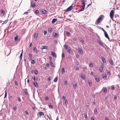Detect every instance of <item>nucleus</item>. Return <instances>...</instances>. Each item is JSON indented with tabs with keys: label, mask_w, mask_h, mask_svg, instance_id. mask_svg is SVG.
I'll use <instances>...</instances> for the list:
<instances>
[{
	"label": "nucleus",
	"mask_w": 120,
	"mask_h": 120,
	"mask_svg": "<svg viewBox=\"0 0 120 120\" xmlns=\"http://www.w3.org/2000/svg\"><path fill=\"white\" fill-rule=\"evenodd\" d=\"M103 68L102 67H100L99 68V71L100 72H103L104 71V70L103 69Z\"/></svg>",
	"instance_id": "obj_15"
},
{
	"label": "nucleus",
	"mask_w": 120,
	"mask_h": 120,
	"mask_svg": "<svg viewBox=\"0 0 120 120\" xmlns=\"http://www.w3.org/2000/svg\"><path fill=\"white\" fill-rule=\"evenodd\" d=\"M101 67H102V68H104V65L102 63L101 64Z\"/></svg>",
	"instance_id": "obj_52"
},
{
	"label": "nucleus",
	"mask_w": 120,
	"mask_h": 120,
	"mask_svg": "<svg viewBox=\"0 0 120 120\" xmlns=\"http://www.w3.org/2000/svg\"><path fill=\"white\" fill-rule=\"evenodd\" d=\"M52 31V29L51 28H50L49 29V32H51Z\"/></svg>",
	"instance_id": "obj_36"
},
{
	"label": "nucleus",
	"mask_w": 120,
	"mask_h": 120,
	"mask_svg": "<svg viewBox=\"0 0 120 120\" xmlns=\"http://www.w3.org/2000/svg\"><path fill=\"white\" fill-rule=\"evenodd\" d=\"M32 63L33 64H34L35 63V61L34 60H33L32 61Z\"/></svg>",
	"instance_id": "obj_50"
},
{
	"label": "nucleus",
	"mask_w": 120,
	"mask_h": 120,
	"mask_svg": "<svg viewBox=\"0 0 120 120\" xmlns=\"http://www.w3.org/2000/svg\"><path fill=\"white\" fill-rule=\"evenodd\" d=\"M1 12L4 15L5 14V11L2 9L1 10Z\"/></svg>",
	"instance_id": "obj_21"
},
{
	"label": "nucleus",
	"mask_w": 120,
	"mask_h": 120,
	"mask_svg": "<svg viewBox=\"0 0 120 120\" xmlns=\"http://www.w3.org/2000/svg\"><path fill=\"white\" fill-rule=\"evenodd\" d=\"M105 120H109V119L107 117H105Z\"/></svg>",
	"instance_id": "obj_61"
},
{
	"label": "nucleus",
	"mask_w": 120,
	"mask_h": 120,
	"mask_svg": "<svg viewBox=\"0 0 120 120\" xmlns=\"http://www.w3.org/2000/svg\"><path fill=\"white\" fill-rule=\"evenodd\" d=\"M57 19H53V23H54L55 22L57 21Z\"/></svg>",
	"instance_id": "obj_30"
},
{
	"label": "nucleus",
	"mask_w": 120,
	"mask_h": 120,
	"mask_svg": "<svg viewBox=\"0 0 120 120\" xmlns=\"http://www.w3.org/2000/svg\"><path fill=\"white\" fill-rule=\"evenodd\" d=\"M53 56L56 58L57 57L56 54L54 52H53Z\"/></svg>",
	"instance_id": "obj_28"
},
{
	"label": "nucleus",
	"mask_w": 120,
	"mask_h": 120,
	"mask_svg": "<svg viewBox=\"0 0 120 120\" xmlns=\"http://www.w3.org/2000/svg\"><path fill=\"white\" fill-rule=\"evenodd\" d=\"M111 89L112 90H114V88L113 86H111Z\"/></svg>",
	"instance_id": "obj_54"
},
{
	"label": "nucleus",
	"mask_w": 120,
	"mask_h": 120,
	"mask_svg": "<svg viewBox=\"0 0 120 120\" xmlns=\"http://www.w3.org/2000/svg\"><path fill=\"white\" fill-rule=\"evenodd\" d=\"M35 13H36V14H38V13L39 12V11H38V10H36V11H35Z\"/></svg>",
	"instance_id": "obj_58"
},
{
	"label": "nucleus",
	"mask_w": 120,
	"mask_h": 120,
	"mask_svg": "<svg viewBox=\"0 0 120 120\" xmlns=\"http://www.w3.org/2000/svg\"><path fill=\"white\" fill-rule=\"evenodd\" d=\"M64 47L65 50L67 49L68 48V46L67 45H65Z\"/></svg>",
	"instance_id": "obj_26"
},
{
	"label": "nucleus",
	"mask_w": 120,
	"mask_h": 120,
	"mask_svg": "<svg viewBox=\"0 0 120 120\" xmlns=\"http://www.w3.org/2000/svg\"><path fill=\"white\" fill-rule=\"evenodd\" d=\"M29 13V12L28 11H26V12H25L24 13V14H26L27 15Z\"/></svg>",
	"instance_id": "obj_46"
},
{
	"label": "nucleus",
	"mask_w": 120,
	"mask_h": 120,
	"mask_svg": "<svg viewBox=\"0 0 120 120\" xmlns=\"http://www.w3.org/2000/svg\"><path fill=\"white\" fill-rule=\"evenodd\" d=\"M49 99L48 97H46L45 98V99L46 100H47Z\"/></svg>",
	"instance_id": "obj_64"
},
{
	"label": "nucleus",
	"mask_w": 120,
	"mask_h": 120,
	"mask_svg": "<svg viewBox=\"0 0 120 120\" xmlns=\"http://www.w3.org/2000/svg\"><path fill=\"white\" fill-rule=\"evenodd\" d=\"M65 72V69L63 67L62 69V74H64Z\"/></svg>",
	"instance_id": "obj_17"
},
{
	"label": "nucleus",
	"mask_w": 120,
	"mask_h": 120,
	"mask_svg": "<svg viewBox=\"0 0 120 120\" xmlns=\"http://www.w3.org/2000/svg\"><path fill=\"white\" fill-rule=\"evenodd\" d=\"M59 35L58 34L54 33L53 34V36L55 38H58L59 37Z\"/></svg>",
	"instance_id": "obj_4"
},
{
	"label": "nucleus",
	"mask_w": 120,
	"mask_h": 120,
	"mask_svg": "<svg viewBox=\"0 0 120 120\" xmlns=\"http://www.w3.org/2000/svg\"><path fill=\"white\" fill-rule=\"evenodd\" d=\"M57 79H58V78L56 77V78H55V79H54V82H56L57 81Z\"/></svg>",
	"instance_id": "obj_34"
},
{
	"label": "nucleus",
	"mask_w": 120,
	"mask_h": 120,
	"mask_svg": "<svg viewBox=\"0 0 120 120\" xmlns=\"http://www.w3.org/2000/svg\"><path fill=\"white\" fill-rule=\"evenodd\" d=\"M34 37V38L36 39L38 37V33H35L33 35Z\"/></svg>",
	"instance_id": "obj_9"
},
{
	"label": "nucleus",
	"mask_w": 120,
	"mask_h": 120,
	"mask_svg": "<svg viewBox=\"0 0 120 120\" xmlns=\"http://www.w3.org/2000/svg\"><path fill=\"white\" fill-rule=\"evenodd\" d=\"M20 40V38L18 35L15 36V41H19Z\"/></svg>",
	"instance_id": "obj_5"
},
{
	"label": "nucleus",
	"mask_w": 120,
	"mask_h": 120,
	"mask_svg": "<svg viewBox=\"0 0 120 120\" xmlns=\"http://www.w3.org/2000/svg\"><path fill=\"white\" fill-rule=\"evenodd\" d=\"M85 7V6H82V8L79 10V11H83L84 10Z\"/></svg>",
	"instance_id": "obj_23"
},
{
	"label": "nucleus",
	"mask_w": 120,
	"mask_h": 120,
	"mask_svg": "<svg viewBox=\"0 0 120 120\" xmlns=\"http://www.w3.org/2000/svg\"><path fill=\"white\" fill-rule=\"evenodd\" d=\"M34 86L36 87H37L38 86V83L36 82H35L34 83Z\"/></svg>",
	"instance_id": "obj_19"
},
{
	"label": "nucleus",
	"mask_w": 120,
	"mask_h": 120,
	"mask_svg": "<svg viewBox=\"0 0 120 120\" xmlns=\"http://www.w3.org/2000/svg\"><path fill=\"white\" fill-rule=\"evenodd\" d=\"M91 120H94L93 117H92L91 118Z\"/></svg>",
	"instance_id": "obj_63"
},
{
	"label": "nucleus",
	"mask_w": 120,
	"mask_h": 120,
	"mask_svg": "<svg viewBox=\"0 0 120 120\" xmlns=\"http://www.w3.org/2000/svg\"><path fill=\"white\" fill-rule=\"evenodd\" d=\"M39 115L40 116H43L44 115V113L43 112H39Z\"/></svg>",
	"instance_id": "obj_20"
},
{
	"label": "nucleus",
	"mask_w": 120,
	"mask_h": 120,
	"mask_svg": "<svg viewBox=\"0 0 120 120\" xmlns=\"http://www.w3.org/2000/svg\"><path fill=\"white\" fill-rule=\"evenodd\" d=\"M67 51L68 52L70 53H71L72 52L71 50V49H68L67 50Z\"/></svg>",
	"instance_id": "obj_37"
},
{
	"label": "nucleus",
	"mask_w": 120,
	"mask_h": 120,
	"mask_svg": "<svg viewBox=\"0 0 120 120\" xmlns=\"http://www.w3.org/2000/svg\"><path fill=\"white\" fill-rule=\"evenodd\" d=\"M114 99L115 100H116V99H117V96H116H116H115L114 97Z\"/></svg>",
	"instance_id": "obj_60"
},
{
	"label": "nucleus",
	"mask_w": 120,
	"mask_h": 120,
	"mask_svg": "<svg viewBox=\"0 0 120 120\" xmlns=\"http://www.w3.org/2000/svg\"><path fill=\"white\" fill-rule=\"evenodd\" d=\"M15 84L16 85V86H18V83L16 81H15Z\"/></svg>",
	"instance_id": "obj_45"
},
{
	"label": "nucleus",
	"mask_w": 120,
	"mask_h": 120,
	"mask_svg": "<svg viewBox=\"0 0 120 120\" xmlns=\"http://www.w3.org/2000/svg\"><path fill=\"white\" fill-rule=\"evenodd\" d=\"M94 112L95 114H98V111L97 109H94Z\"/></svg>",
	"instance_id": "obj_25"
},
{
	"label": "nucleus",
	"mask_w": 120,
	"mask_h": 120,
	"mask_svg": "<svg viewBox=\"0 0 120 120\" xmlns=\"http://www.w3.org/2000/svg\"><path fill=\"white\" fill-rule=\"evenodd\" d=\"M102 76L103 78L105 79H106L107 78V76L105 74H103L102 75Z\"/></svg>",
	"instance_id": "obj_10"
},
{
	"label": "nucleus",
	"mask_w": 120,
	"mask_h": 120,
	"mask_svg": "<svg viewBox=\"0 0 120 120\" xmlns=\"http://www.w3.org/2000/svg\"><path fill=\"white\" fill-rule=\"evenodd\" d=\"M77 87V83H76L75 82L74 84H73V87L74 88H75Z\"/></svg>",
	"instance_id": "obj_35"
},
{
	"label": "nucleus",
	"mask_w": 120,
	"mask_h": 120,
	"mask_svg": "<svg viewBox=\"0 0 120 120\" xmlns=\"http://www.w3.org/2000/svg\"><path fill=\"white\" fill-rule=\"evenodd\" d=\"M103 19L101 16H100L98 18V19L96 20L95 23V24L97 25L99 23L101 22L102 20Z\"/></svg>",
	"instance_id": "obj_1"
},
{
	"label": "nucleus",
	"mask_w": 120,
	"mask_h": 120,
	"mask_svg": "<svg viewBox=\"0 0 120 120\" xmlns=\"http://www.w3.org/2000/svg\"><path fill=\"white\" fill-rule=\"evenodd\" d=\"M31 5L32 7L33 8L35 7L36 6L35 4L32 3H31Z\"/></svg>",
	"instance_id": "obj_13"
},
{
	"label": "nucleus",
	"mask_w": 120,
	"mask_h": 120,
	"mask_svg": "<svg viewBox=\"0 0 120 120\" xmlns=\"http://www.w3.org/2000/svg\"><path fill=\"white\" fill-rule=\"evenodd\" d=\"M63 99L64 100V101L65 100H67L66 99V97L64 96H63Z\"/></svg>",
	"instance_id": "obj_48"
},
{
	"label": "nucleus",
	"mask_w": 120,
	"mask_h": 120,
	"mask_svg": "<svg viewBox=\"0 0 120 120\" xmlns=\"http://www.w3.org/2000/svg\"><path fill=\"white\" fill-rule=\"evenodd\" d=\"M84 116H85V118L86 119L87 117V115L86 113H85L84 114Z\"/></svg>",
	"instance_id": "obj_47"
},
{
	"label": "nucleus",
	"mask_w": 120,
	"mask_h": 120,
	"mask_svg": "<svg viewBox=\"0 0 120 120\" xmlns=\"http://www.w3.org/2000/svg\"><path fill=\"white\" fill-rule=\"evenodd\" d=\"M80 77L83 79H84L86 78L85 75H81Z\"/></svg>",
	"instance_id": "obj_14"
},
{
	"label": "nucleus",
	"mask_w": 120,
	"mask_h": 120,
	"mask_svg": "<svg viewBox=\"0 0 120 120\" xmlns=\"http://www.w3.org/2000/svg\"><path fill=\"white\" fill-rule=\"evenodd\" d=\"M78 51L79 52V53H80L81 54H82L83 53V52L82 50L80 49H79Z\"/></svg>",
	"instance_id": "obj_12"
},
{
	"label": "nucleus",
	"mask_w": 120,
	"mask_h": 120,
	"mask_svg": "<svg viewBox=\"0 0 120 120\" xmlns=\"http://www.w3.org/2000/svg\"><path fill=\"white\" fill-rule=\"evenodd\" d=\"M47 31L45 30H44V35H47Z\"/></svg>",
	"instance_id": "obj_32"
},
{
	"label": "nucleus",
	"mask_w": 120,
	"mask_h": 120,
	"mask_svg": "<svg viewBox=\"0 0 120 120\" xmlns=\"http://www.w3.org/2000/svg\"><path fill=\"white\" fill-rule=\"evenodd\" d=\"M80 41L83 44H84V42L82 39V40H80Z\"/></svg>",
	"instance_id": "obj_40"
},
{
	"label": "nucleus",
	"mask_w": 120,
	"mask_h": 120,
	"mask_svg": "<svg viewBox=\"0 0 120 120\" xmlns=\"http://www.w3.org/2000/svg\"><path fill=\"white\" fill-rule=\"evenodd\" d=\"M101 30H102V31L104 32V33H105V32H106L105 30H104V29H103V28H101Z\"/></svg>",
	"instance_id": "obj_51"
},
{
	"label": "nucleus",
	"mask_w": 120,
	"mask_h": 120,
	"mask_svg": "<svg viewBox=\"0 0 120 120\" xmlns=\"http://www.w3.org/2000/svg\"><path fill=\"white\" fill-rule=\"evenodd\" d=\"M18 101L19 102H21V99H20V98L19 97V98L18 99Z\"/></svg>",
	"instance_id": "obj_59"
},
{
	"label": "nucleus",
	"mask_w": 120,
	"mask_h": 120,
	"mask_svg": "<svg viewBox=\"0 0 120 120\" xmlns=\"http://www.w3.org/2000/svg\"><path fill=\"white\" fill-rule=\"evenodd\" d=\"M114 13V11L113 10H112L110 11V16L111 18H113Z\"/></svg>",
	"instance_id": "obj_2"
},
{
	"label": "nucleus",
	"mask_w": 120,
	"mask_h": 120,
	"mask_svg": "<svg viewBox=\"0 0 120 120\" xmlns=\"http://www.w3.org/2000/svg\"><path fill=\"white\" fill-rule=\"evenodd\" d=\"M98 43L100 45H101L102 46H103V45L102 43L101 42V41H98Z\"/></svg>",
	"instance_id": "obj_18"
},
{
	"label": "nucleus",
	"mask_w": 120,
	"mask_h": 120,
	"mask_svg": "<svg viewBox=\"0 0 120 120\" xmlns=\"http://www.w3.org/2000/svg\"><path fill=\"white\" fill-rule=\"evenodd\" d=\"M32 78L34 80H35V76H34V77H32Z\"/></svg>",
	"instance_id": "obj_56"
},
{
	"label": "nucleus",
	"mask_w": 120,
	"mask_h": 120,
	"mask_svg": "<svg viewBox=\"0 0 120 120\" xmlns=\"http://www.w3.org/2000/svg\"><path fill=\"white\" fill-rule=\"evenodd\" d=\"M94 78L97 82H98L100 80L98 77L97 76H94Z\"/></svg>",
	"instance_id": "obj_6"
},
{
	"label": "nucleus",
	"mask_w": 120,
	"mask_h": 120,
	"mask_svg": "<svg viewBox=\"0 0 120 120\" xmlns=\"http://www.w3.org/2000/svg\"><path fill=\"white\" fill-rule=\"evenodd\" d=\"M66 33V34L68 36H70V33L69 32L67 31Z\"/></svg>",
	"instance_id": "obj_39"
},
{
	"label": "nucleus",
	"mask_w": 120,
	"mask_h": 120,
	"mask_svg": "<svg viewBox=\"0 0 120 120\" xmlns=\"http://www.w3.org/2000/svg\"><path fill=\"white\" fill-rule=\"evenodd\" d=\"M6 91L7 90H5V96L4 98H6L7 96V92Z\"/></svg>",
	"instance_id": "obj_41"
},
{
	"label": "nucleus",
	"mask_w": 120,
	"mask_h": 120,
	"mask_svg": "<svg viewBox=\"0 0 120 120\" xmlns=\"http://www.w3.org/2000/svg\"><path fill=\"white\" fill-rule=\"evenodd\" d=\"M41 12L42 13L44 14H47V11L44 10L42 11Z\"/></svg>",
	"instance_id": "obj_16"
},
{
	"label": "nucleus",
	"mask_w": 120,
	"mask_h": 120,
	"mask_svg": "<svg viewBox=\"0 0 120 120\" xmlns=\"http://www.w3.org/2000/svg\"><path fill=\"white\" fill-rule=\"evenodd\" d=\"M109 63L111 64L112 65H113V61L112 60H109Z\"/></svg>",
	"instance_id": "obj_22"
},
{
	"label": "nucleus",
	"mask_w": 120,
	"mask_h": 120,
	"mask_svg": "<svg viewBox=\"0 0 120 120\" xmlns=\"http://www.w3.org/2000/svg\"><path fill=\"white\" fill-rule=\"evenodd\" d=\"M89 66L90 67H93V65L92 63H90V64Z\"/></svg>",
	"instance_id": "obj_31"
},
{
	"label": "nucleus",
	"mask_w": 120,
	"mask_h": 120,
	"mask_svg": "<svg viewBox=\"0 0 120 120\" xmlns=\"http://www.w3.org/2000/svg\"><path fill=\"white\" fill-rule=\"evenodd\" d=\"M35 73L36 74H38V72L37 70H36L35 71Z\"/></svg>",
	"instance_id": "obj_38"
},
{
	"label": "nucleus",
	"mask_w": 120,
	"mask_h": 120,
	"mask_svg": "<svg viewBox=\"0 0 120 120\" xmlns=\"http://www.w3.org/2000/svg\"><path fill=\"white\" fill-rule=\"evenodd\" d=\"M62 58H64L65 57V56L64 53H63L62 54Z\"/></svg>",
	"instance_id": "obj_44"
},
{
	"label": "nucleus",
	"mask_w": 120,
	"mask_h": 120,
	"mask_svg": "<svg viewBox=\"0 0 120 120\" xmlns=\"http://www.w3.org/2000/svg\"><path fill=\"white\" fill-rule=\"evenodd\" d=\"M24 92L27 95V94L28 93L26 90H25Z\"/></svg>",
	"instance_id": "obj_55"
},
{
	"label": "nucleus",
	"mask_w": 120,
	"mask_h": 120,
	"mask_svg": "<svg viewBox=\"0 0 120 120\" xmlns=\"http://www.w3.org/2000/svg\"><path fill=\"white\" fill-rule=\"evenodd\" d=\"M80 2L82 5V6H85V3L84 0H81Z\"/></svg>",
	"instance_id": "obj_8"
},
{
	"label": "nucleus",
	"mask_w": 120,
	"mask_h": 120,
	"mask_svg": "<svg viewBox=\"0 0 120 120\" xmlns=\"http://www.w3.org/2000/svg\"><path fill=\"white\" fill-rule=\"evenodd\" d=\"M65 102L64 104L65 105H67L68 103L67 100H65Z\"/></svg>",
	"instance_id": "obj_42"
},
{
	"label": "nucleus",
	"mask_w": 120,
	"mask_h": 120,
	"mask_svg": "<svg viewBox=\"0 0 120 120\" xmlns=\"http://www.w3.org/2000/svg\"><path fill=\"white\" fill-rule=\"evenodd\" d=\"M25 112V113H26V115H29V113L27 111H26Z\"/></svg>",
	"instance_id": "obj_53"
},
{
	"label": "nucleus",
	"mask_w": 120,
	"mask_h": 120,
	"mask_svg": "<svg viewBox=\"0 0 120 120\" xmlns=\"http://www.w3.org/2000/svg\"><path fill=\"white\" fill-rule=\"evenodd\" d=\"M104 34L105 36V37L106 38L108 39H109V40L110 39V38L109 36L108 35V34H107V33L106 32H105V33H104Z\"/></svg>",
	"instance_id": "obj_7"
},
{
	"label": "nucleus",
	"mask_w": 120,
	"mask_h": 120,
	"mask_svg": "<svg viewBox=\"0 0 120 120\" xmlns=\"http://www.w3.org/2000/svg\"><path fill=\"white\" fill-rule=\"evenodd\" d=\"M73 8L72 5H71L65 10L66 12H68L71 10Z\"/></svg>",
	"instance_id": "obj_3"
},
{
	"label": "nucleus",
	"mask_w": 120,
	"mask_h": 120,
	"mask_svg": "<svg viewBox=\"0 0 120 120\" xmlns=\"http://www.w3.org/2000/svg\"><path fill=\"white\" fill-rule=\"evenodd\" d=\"M49 107L50 108H51V109L52 108V105L51 104H50L49 105Z\"/></svg>",
	"instance_id": "obj_33"
},
{
	"label": "nucleus",
	"mask_w": 120,
	"mask_h": 120,
	"mask_svg": "<svg viewBox=\"0 0 120 120\" xmlns=\"http://www.w3.org/2000/svg\"><path fill=\"white\" fill-rule=\"evenodd\" d=\"M32 43H31L30 44V47H32Z\"/></svg>",
	"instance_id": "obj_62"
},
{
	"label": "nucleus",
	"mask_w": 120,
	"mask_h": 120,
	"mask_svg": "<svg viewBox=\"0 0 120 120\" xmlns=\"http://www.w3.org/2000/svg\"><path fill=\"white\" fill-rule=\"evenodd\" d=\"M29 56L30 57V60H32V55L30 54V53L29 54Z\"/></svg>",
	"instance_id": "obj_29"
},
{
	"label": "nucleus",
	"mask_w": 120,
	"mask_h": 120,
	"mask_svg": "<svg viewBox=\"0 0 120 120\" xmlns=\"http://www.w3.org/2000/svg\"><path fill=\"white\" fill-rule=\"evenodd\" d=\"M47 47L46 46H43L42 48H41V49H46L47 48Z\"/></svg>",
	"instance_id": "obj_24"
},
{
	"label": "nucleus",
	"mask_w": 120,
	"mask_h": 120,
	"mask_svg": "<svg viewBox=\"0 0 120 120\" xmlns=\"http://www.w3.org/2000/svg\"><path fill=\"white\" fill-rule=\"evenodd\" d=\"M17 109V108L15 107H14L13 108V109L14 111H15Z\"/></svg>",
	"instance_id": "obj_57"
},
{
	"label": "nucleus",
	"mask_w": 120,
	"mask_h": 120,
	"mask_svg": "<svg viewBox=\"0 0 120 120\" xmlns=\"http://www.w3.org/2000/svg\"><path fill=\"white\" fill-rule=\"evenodd\" d=\"M89 84L90 86H91L92 85V81L91 80L88 81Z\"/></svg>",
	"instance_id": "obj_27"
},
{
	"label": "nucleus",
	"mask_w": 120,
	"mask_h": 120,
	"mask_svg": "<svg viewBox=\"0 0 120 120\" xmlns=\"http://www.w3.org/2000/svg\"><path fill=\"white\" fill-rule=\"evenodd\" d=\"M67 84V80H66L64 82V84L66 85Z\"/></svg>",
	"instance_id": "obj_49"
},
{
	"label": "nucleus",
	"mask_w": 120,
	"mask_h": 120,
	"mask_svg": "<svg viewBox=\"0 0 120 120\" xmlns=\"http://www.w3.org/2000/svg\"><path fill=\"white\" fill-rule=\"evenodd\" d=\"M101 59L102 61L104 63H105L106 64V62L105 60V59L103 57H102L101 58Z\"/></svg>",
	"instance_id": "obj_11"
},
{
	"label": "nucleus",
	"mask_w": 120,
	"mask_h": 120,
	"mask_svg": "<svg viewBox=\"0 0 120 120\" xmlns=\"http://www.w3.org/2000/svg\"><path fill=\"white\" fill-rule=\"evenodd\" d=\"M23 52V50H22V52L21 53V54L20 55V58H22V56Z\"/></svg>",
	"instance_id": "obj_43"
}]
</instances>
